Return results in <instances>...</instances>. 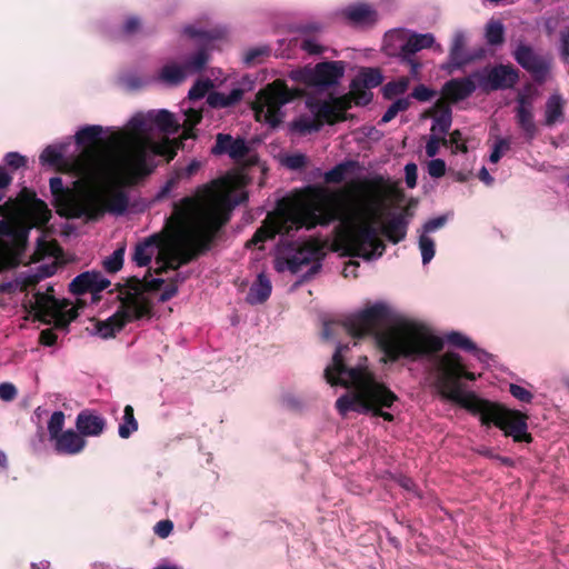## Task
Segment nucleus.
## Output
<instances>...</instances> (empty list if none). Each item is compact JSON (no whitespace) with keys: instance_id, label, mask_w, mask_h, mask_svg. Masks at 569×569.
Returning <instances> with one entry per match:
<instances>
[{"instance_id":"1","label":"nucleus","mask_w":569,"mask_h":569,"mask_svg":"<svg viewBox=\"0 0 569 569\" xmlns=\"http://www.w3.org/2000/svg\"><path fill=\"white\" fill-rule=\"evenodd\" d=\"M389 315L387 305L376 302L343 321H326L322 336L326 340L333 339L341 332L357 339L371 336L383 352L385 362H396L401 358L418 360L443 349V339L418 322L401 320L382 329Z\"/></svg>"},{"instance_id":"2","label":"nucleus","mask_w":569,"mask_h":569,"mask_svg":"<svg viewBox=\"0 0 569 569\" xmlns=\"http://www.w3.org/2000/svg\"><path fill=\"white\" fill-rule=\"evenodd\" d=\"M437 386L440 395L468 410L473 416H479L482 426H495L506 437H511L515 442H532L533 438L528 432V416L519 410L509 409L500 402L479 398L473 392H463L460 380L462 378L475 381L477 376L466 370L461 357L448 351L437 358Z\"/></svg>"},{"instance_id":"3","label":"nucleus","mask_w":569,"mask_h":569,"mask_svg":"<svg viewBox=\"0 0 569 569\" xmlns=\"http://www.w3.org/2000/svg\"><path fill=\"white\" fill-rule=\"evenodd\" d=\"M349 345H338L331 365L325 369V378L330 386H340L351 391L346 392L336 401V409L346 417L349 411L371 412L386 421H393L395 416L383 408H391L398 400L397 395L368 367L366 356L360 357L356 366L349 365L347 353Z\"/></svg>"},{"instance_id":"4","label":"nucleus","mask_w":569,"mask_h":569,"mask_svg":"<svg viewBox=\"0 0 569 569\" xmlns=\"http://www.w3.org/2000/svg\"><path fill=\"white\" fill-rule=\"evenodd\" d=\"M130 132L113 136L117 151L111 158L113 169L120 182L136 186L151 174L156 168L154 157L167 156L172 159L174 152L167 143L156 142L144 133L151 129L149 116H133L128 123Z\"/></svg>"},{"instance_id":"5","label":"nucleus","mask_w":569,"mask_h":569,"mask_svg":"<svg viewBox=\"0 0 569 569\" xmlns=\"http://www.w3.org/2000/svg\"><path fill=\"white\" fill-rule=\"evenodd\" d=\"M306 203L297 208H281L267 216L257 229L248 246L264 242L277 234L290 236L301 228L308 230L317 226H328L341 217L338 197L323 187H309Z\"/></svg>"},{"instance_id":"6","label":"nucleus","mask_w":569,"mask_h":569,"mask_svg":"<svg viewBox=\"0 0 569 569\" xmlns=\"http://www.w3.org/2000/svg\"><path fill=\"white\" fill-rule=\"evenodd\" d=\"M335 193L338 197L341 210V217L338 220L345 224L341 240L349 257H360L368 261L381 257L386 251V244L379 238V233L383 234L393 244L401 242L406 238L409 224L407 210L392 214L378 230L375 226L379 219L376 210H370L371 219L359 221L356 214L345 210L340 192Z\"/></svg>"},{"instance_id":"7","label":"nucleus","mask_w":569,"mask_h":569,"mask_svg":"<svg viewBox=\"0 0 569 569\" xmlns=\"http://www.w3.org/2000/svg\"><path fill=\"white\" fill-rule=\"evenodd\" d=\"M228 211L226 199H216L194 231H182L178 234L171 249L158 252L156 257L158 267L154 269V273L161 276L168 270H178L207 253L211 249L219 230L229 220Z\"/></svg>"},{"instance_id":"8","label":"nucleus","mask_w":569,"mask_h":569,"mask_svg":"<svg viewBox=\"0 0 569 569\" xmlns=\"http://www.w3.org/2000/svg\"><path fill=\"white\" fill-rule=\"evenodd\" d=\"M73 170L80 174L84 182L83 187V207H97L101 211L94 218H84L87 221L99 220L106 212L123 214L129 207V197L122 189H113L104 197L100 184L109 176H112L118 184H122L114 172L113 160L108 161L102 154H98L92 149L84 150L73 163Z\"/></svg>"},{"instance_id":"9","label":"nucleus","mask_w":569,"mask_h":569,"mask_svg":"<svg viewBox=\"0 0 569 569\" xmlns=\"http://www.w3.org/2000/svg\"><path fill=\"white\" fill-rule=\"evenodd\" d=\"M302 96L303 91L301 89H290L284 80H274L256 96L252 103L256 120L263 121L271 128H277L282 122V106Z\"/></svg>"},{"instance_id":"10","label":"nucleus","mask_w":569,"mask_h":569,"mask_svg":"<svg viewBox=\"0 0 569 569\" xmlns=\"http://www.w3.org/2000/svg\"><path fill=\"white\" fill-rule=\"evenodd\" d=\"M435 38L431 33H410L405 30H395L386 33L383 51L388 56L398 57L401 63L410 67V74L417 77L421 69V62L416 53L422 49L431 48Z\"/></svg>"},{"instance_id":"11","label":"nucleus","mask_w":569,"mask_h":569,"mask_svg":"<svg viewBox=\"0 0 569 569\" xmlns=\"http://www.w3.org/2000/svg\"><path fill=\"white\" fill-rule=\"evenodd\" d=\"M80 184H82L81 188L78 191H73L63 186L61 178L52 177L50 179V191L53 197L52 204L60 217L67 219L94 218L101 212L93 206L89 207L90 210L83 207L84 182L81 179L76 181L77 187Z\"/></svg>"},{"instance_id":"12","label":"nucleus","mask_w":569,"mask_h":569,"mask_svg":"<svg viewBox=\"0 0 569 569\" xmlns=\"http://www.w3.org/2000/svg\"><path fill=\"white\" fill-rule=\"evenodd\" d=\"M142 319H150L149 309L139 303L137 297L130 296L123 303L119 305L117 311L111 317L103 321H98L96 330L102 339H109L113 338L128 323Z\"/></svg>"},{"instance_id":"13","label":"nucleus","mask_w":569,"mask_h":569,"mask_svg":"<svg viewBox=\"0 0 569 569\" xmlns=\"http://www.w3.org/2000/svg\"><path fill=\"white\" fill-rule=\"evenodd\" d=\"M478 87L485 92L512 89L519 81V70L512 64L487 66L472 72Z\"/></svg>"},{"instance_id":"14","label":"nucleus","mask_w":569,"mask_h":569,"mask_svg":"<svg viewBox=\"0 0 569 569\" xmlns=\"http://www.w3.org/2000/svg\"><path fill=\"white\" fill-rule=\"evenodd\" d=\"M343 73L342 61H323L317 63L315 68H303L292 72V78L310 87L328 88L338 83Z\"/></svg>"},{"instance_id":"15","label":"nucleus","mask_w":569,"mask_h":569,"mask_svg":"<svg viewBox=\"0 0 569 569\" xmlns=\"http://www.w3.org/2000/svg\"><path fill=\"white\" fill-rule=\"evenodd\" d=\"M516 62L529 72L535 82L542 84L550 72V60L539 54L530 44L520 42L512 51Z\"/></svg>"},{"instance_id":"16","label":"nucleus","mask_w":569,"mask_h":569,"mask_svg":"<svg viewBox=\"0 0 569 569\" xmlns=\"http://www.w3.org/2000/svg\"><path fill=\"white\" fill-rule=\"evenodd\" d=\"M352 103L353 100L350 97V92L336 98L332 102L313 100L307 102L311 112L319 118H323L329 124L346 120L345 112L351 108Z\"/></svg>"},{"instance_id":"17","label":"nucleus","mask_w":569,"mask_h":569,"mask_svg":"<svg viewBox=\"0 0 569 569\" xmlns=\"http://www.w3.org/2000/svg\"><path fill=\"white\" fill-rule=\"evenodd\" d=\"M325 257V246L318 239H310L303 242L296 253L287 259L288 269L292 273H297L303 266L313 261H321Z\"/></svg>"},{"instance_id":"18","label":"nucleus","mask_w":569,"mask_h":569,"mask_svg":"<svg viewBox=\"0 0 569 569\" xmlns=\"http://www.w3.org/2000/svg\"><path fill=\"white\" fill-rule=\"evenodd\" d=\"M341 16L355 28H372L379 20L377 9L371 3L362 1L347 6Z\"/></svg>"},{"instance_id":"19","label":"nucleus","mask_w":569,"mask_h":569,"mask_svg":"<svg viewBox=\"0 0 569 569\" xmlns=\"http://www.w3.org/2000/svg\"><path fill=\"white\" fill-rule=\"evenodd\" d=\"M32 309L41 316L50 317L54 322V327L58 329L67 330L71 323L61 312L60 300L53 296L37 292L34 295Z\"/></svg>"},{"instance_id":"20","label":"nucleus","mask_w":569,"mask_h":569,"mask_svg":"<svg viewBox=\"0 0 569 569\" xmlns=\"http://www.w3.org/2000/svg\"><path fill=\"white\" fill-rule=\"evenodd\" d=\"M110 286V281L103 278L99 271H86L78 274L69 284V291L76 296L87 292L93 295L101 292Z\"/></svg>"},{"instance_id":"21","label":"nucleus","mask_w":569,"mask_h":569,"mask_svg":"<svg viewBox=\"0 0 569 569\" xmlns=\"http://www.w3.org/2000/svg\"><path fill=\"white\" fill-rule=\"evenodd\" d=\"M211 153L214 156L228 154L231 159L238 161L248 156L249 147L243 138L234 139L229 133H218Z\"/></svg>"},{"instance_id":"22","label":"nucleus","mask_w":569,"mask_h":569,"mask_svg":"<svg viewBox=\"0 0 569 569\" xmlns=\"http://www.w3.org/2000/svg\"><path fill=\"white\" fill-rule=\"evenodd\" d=\"M472 74L470 77L451 79L442 87V96L451 103H457L470 97L478 86Z\"/></svg>"},{"instance_id":"23","label":"nucleus","mask_w":569,"mask_h":569,"mask_svg":"<svg viewBox=\"0 0 569 569\" xmlns=\"http://www.w3.org/2000/svg\"><path fill=\"white\" fill-rule=\"evenodd\" d=\"M0 237H7L14 241V244H9L0 241V259L6 262L9 249L20 256V246L26 241V237L20 232L19 227L14 220L2 219L0 220Z\"/></svg>"},{"instance_id":"24","label":"nucleus","mask_w":569,"mask_h":569,"mask_svg":"<svg viewBox=\"0 0 569 569\" xmlns=\"http://www.w3.org/2000/svg\"><path fill=\"white\" fill-rule=\"evenodd\" d=\"M53 441L54 451L59 455L76 456L80 453L87 446V441L82 436L73 429L64 430L62 435Z\"/></svg>"},{"instance_id":"25","label":"nucleus","mask_w":569,"mask_h":569,"mask_svg":"<svg viewBox=\"0 0 569 569\" xmlns=\"http://www.w3.org/2000/svg\"><path fill=\"white\" fill-rule=\"evenodd\" d=\"M106 425L103 417L89 409L80 411L76 419V428L82 438L100 436L104 431Z\"/></svg>"},{"instance_id":"26","label":"nucleus","mask_w":569,"mask_h":569,"mask_svg":"<svg viewBox=\"0 0 569 569\" xmlns=\"http://www.w3.org/2000/svg\"><path fill=\"white\" fill-rule=\"evenodd\" d=\"M163 243L159 234H152L136 244L132 260L138 267H147L157 251H161Z\"/></svg>"},{"instance_id":"27","label":"nucleus","mask_w":569,"mask_h":569,"mask_svg":"<svg viewBox=\"0 0 569 569\" xmlns=\"http://www.w3.org/2000/svg\"><path fill=\"white\" fill-rule=\"evenodd\" d=\"M80 157V154L73 157L72 159H66L61 151L52 146H48L40 154V162L42 164H49L51 167H56L60 170L72 173L74 177L80 179V174L73 170V163Z\"/></svg>"},{"instance_id":"28","label":"nucleus","mask_w":569,"mask_h":569,"mask_svg":"<svg viewBox=\"0 0 569 569\" xmlns=\"http://www.w3.org/2000/svg\"><path fill=\"white\" fill-rule=\"evenodd\" d=\"M196 200L190 197H184L179 202L173 204V211L169 218V222L173 223L179 229L178 234H180L182 231H188L186 229V224L196 210Z\"/></svg>"},{"instance_id":"29","label":"nucleus","mask_w":569,"mask_h":569,"mask_svg":"<svg viewBox=\"0 0 569 569\" xmlns=\"http://www.w3.org/2000/svg\"><path fill=\"white\" fill-rule=\"evenodd\" d=\"M124 287L127 291L120 297V303H123L128 297L134 296L138 298L139 303L146 306L149 309L151 319L154 315L153 305L150 299L143 296V279H140L136 276L129 277L126 280Z\"/></svg>"},{"instance_id":"30","label":"nucleus","mask_w":569,"mask_h":569,"mask_svg":"<svg viewBox=\"0 0 569 569\" xmlns=\"http://www.w3.org/2000/svg\"><path fill=\"white\" fill-rule=\"evenodd\" d=\"M272 286L269 278L259 273L257 280L251 284L247 296V301L251 305L266 302L271 295Z\"/></svg>"},{"instance_id":"31","label":"nucleus","mask_w":569,"mask_h":569,"mask_svg":"<svg viewBox=\"0 0 569 569\" xmlns=\"http://www.w3.org/2000/svg\"><path fill=\"white\" fill-rule=\"evenodd\" d=\"M244 91L241 88H234L229 93L212 91L207 97V102L211 108L222 109L237 104L243 98Z\"/></svg>"},{"instance_id":"32","label":"nucleus","mask_w":569,"mask_h":569,"mask_svg":"<svg viewBox=\"0 0 569 569\" xmlns=\"http://www.w3.org/2000/svg\"><path fill=\"white\" fill-rule=\"evenodd\" d=\"M565 101L558 93L551 94L546 102L545 110V124L552 127L557 122L563 121L565 118Z\"/></svg>"},{"instance_id":"33","label":"nucleus","mask_w":569,"mask_h":569,"mask_svg":"<svg viewBox=\"0 0 569 569\" xmlns=\"http://www.w3.org/2000/svg\"><path fill=\"white\" fill-rule=\"evenodd\" d=\"M359 169L360 166L358 161L346 160L335 166L331 170L325 172L323 179L326 183L339 184L346 179L348 174L353 173Z\"/></svg>"},{"instance_id":"34","label":"nucleus","mask_w":569,"mask_h":569,"mask_svg":"<svg viewBox=\"0 0 569 569\" xmlns=\"http://www.w3.org/2000/svg\"><path fill=\"white\" fill-rule=\"evenodd\" d=\"M466 37L462 31H456L452 38L450 47V60L451 62L461 68L471 61V57L465 51Z\"/></svg>"},{"instance_id":"35","label":"nucleus","mask_w":569,"mask_h":569,"mask_svg":"<svg viewBox=\"0 0 569 569\" xmlns=\"http://www.w3.org/2000/svg\"><path fill=\"white\" fill-rule=\"evenodd\" d=\"M103 129L101 126H86L77 131L74 139L78 146L83 147V150L79 153L81 154L87 149L94 150L98 154H100L91 144L96 143L99 139Z\"/></svg>"},{"instance_id":"36","label":"nucleus","mask_w":569,"mask_h":569,"mask_svg":"<svg viewBox=\"0 0 569 569\" xmlns=\"http://www.w3.org/2000/svg\"><path fill=\"white\" fill-rule=\"evenodd\" d=\"M515 111L517 123L523 131L526 139L528 141L533 140L538 133V128L533 120L532 110H527L522 107H516Z\"/></svg>"},{"instance_id":"37","label":"nucleus","mask_w":569,"mask_h":569,"mask_svg":"<svg viewBox=\"0 0 569 569\" xmlns=\"http://www.w3.org/2000/svg\"><path fill=\"white\" fill-rule=\"evenodd\" d=\"M149 120L150 123H153L161 131L167 133H176L180 127L173 114L168 110H159L156 113H149Z\"/></svg>"},{"instance_id":"38","label":"nucleus","mask_w":569,"mask_h":569,"mask_svg":"<svg viewBox=\"0 0 569 569\" xmlns=\"http://www.w3.org/2000/svg\"><path fill=\"white\" fill-rule=\"evenodd\" d=\"M323 118H319L315 114V118L300 117L291 123V129L299 132L300 134H307L317 132L322 127Z\"/></svg>"},{"instance_id":"39","label":"nucleus","mask_w":569,"mask_h":569,"mask_svg":"<svg viewBox=\"0 0 569 569\" xmlns=\"http://www.w3.org/2000/svg\"><path fill=\"white\" fill-rule=\"evenodd\" d=\"M363 83L353 79L350 84V97L356 106H367L371 102L373 94Z\"/></svg>"},{"instance_id":"40","label":"nucleus","mask_w":569,"mask_h":569,"mask_svg":"<svg viewBox=\"0 0 569 569\" xmlns=\"http://www.w3.org/2000/svg\"><path fill=\"white\" fill-rule=\"evenodd\" d=\"M122 423L119 425V436L128 439L134 431L138 430V421L134 418L133 407L127 405L123 409Z\"/></svg>"},{"instance_id":"41","label":"nucleus","mask_w":569,"mask_h":569,"mask_svg":"<svg viewBox=\"0 0 569 569\" xmlns=\"http://www.w3.org/2000/svg\"><path fill=\"white\" fill-rule=\"evenodd\" d=\"M409 78L401 77L398 80L389 81L382 87V96L387 100H391L397 96L403 94L409 88Z\"/></svg>"},{"instance_id":"42","label":"nucleus","mask_w":569,"mask_h":569,"mask_svg":"<svg viewBox=\"0 0 569 569\" xmlns=\"http://www.w3.org/2000/svg\"><path fill=\"white\" fill-rule=\"evenodd\" d=\"M449 345L460 348L466 351L480 353L482 352L477 348L475 342L459 331H451L446 336Z\"/></svg>"},{"instance_id":"43","label":"nucleus","mask_w":569,"mask_h":569,"mask_svg":"<svg viewBox=\"0 0 569 569\" xmlns=\"http://www.w3.org/2000/svg\"><path fill=\"white\" fill-rule=\"evenodd\" d=\"M186 78L183 68L177 64H166L160 72V79L170 84H179Z\"/></svg>"},{"instance_id":"44","label":"nucleus","mask_w":569,"mask_h":569,"mask_svg":"<svg viewBox=\"0 0 569 569\" xmlns=\"http://www.w3.org/2000/svg\"><path fill=\"white\" fill-rule=\"evenodd\" d=\"M356 79L371 89L382 83L383 76L378 68H363Z\"/></svg>"},{"instance_id":"45","label":"nucleus","mask_w":569,"mask_h":569,"mask_svg":"<svg viewBox=\"0 0 569 569\" xmlns=\"http://www.w3.org/2000/svg\"><path fill=\"white\" fill-rule=\"evenodd\" d=\"M410 104H411L410 97L397 99L395 102H392L389 106V108L387 109V111L385 112L382 118L380 119L379 123L385 124V123L390 122L392 119H395L397 117V114L399 112L408 110Z\"/></svg>"},{"instance_id":"46","label":"nucleus","mask_w":569,"mask_h":569,"mask_svg":"<svg viewBox=\"0 0 569 569\" xmlns=\"http://www.w3.org/2000/svg\"><path fill=\"white\" fill-rule=\"evenodd\" d=\"M486 40L490 46H499L505 41V29L501 22L490 21L486 27Z\"/></svg>"},{"instance_id":"47","label":"nucleus","mask_w":569,"mask_h":569,"mask_svg":"<svg viewBox=\"0 0 569 569\" xmlns=\"http://www.w3.org/2000/svg\"><path fill=\"white\" fill-rule=\"evenodd\" d=\"M64 413L62 411H54L48 421V431L51 440L63 433Z\"/></svg>"},{"instance_id":"48","label":"nucleus","mask_w":569,"mask_h":569,"mask_svg":"<svg viewBox=\"0 0 569 569\" xmlns=\"http://www.w3.org/2000/svg\"><path fill=\"white\" fill-rule=\"evenodd\" d=\"M435 248H436V244H435V241L432 238H430L429 236H427L425 233H422L419 237V249L421 251L423 264H427L432 260V258L435 257V253H436Z\"/></svg>"},{"instance_id":"49","label":"nucleus","mask_w":569,"mask_h":569,"mask_svg":"<svg viewBox=\"0 0 569 569\" xmlns=\"http://www.w3.org/2000/svg\"><path fill=\"white\" fill-rule=\"evenodd\" d=\"M209 61V53L206 48L198 50L192 57L186 62V69L191 71H201L204 69Z\"/></svg>"},{"instance_id":"50","label":"nucleus","mask_w":569,"mask_h":569,"mask_svg":"<svg viewBox=\"0 0 569 569\" xmlns=\"http://www.w3.org/2000/svg\"><path fill=\"white\" fill-rule=\"evenodd\" d=\"M124 247L118 248L103 261V268L110 273L118 272L123 266Z\"/></svg>"},{"instance_id":"51","label":"nucleus","mask_w":569,"mask_h":569,"mask_svg":"<svg viewBox=\"0 0 569 569\" xmlns=\"http://www.w3.org/2000/svg\"><path fill=\"white\" fill-rule=\"evenodd\" d=\"M270 53V48L267 46L251 48L247 50L243 57V61L248 66H252L262 61L264 57Z\"/></svg>"},{"instance_id":"52","label":"nucleus","mask_w":569,"mask_h":569,"mask_svg":"<svg viewBox=\"0 0 569 569\" xmlns=\"http://www.w3.org/2000/svg\"><path fill=\"white\" fill-rule=\"evenodd\" d=\"M452 124V114H438L431 126V133H441L443 137L447 134Z\"/></svg>"},{"instance_id":"53","label":"nucleus","mask_w":569,"mask_h":569,"mask_svg":"<svg viewBox=\"0 0 569 569\" xmlns=\"http://www.w3.org/2000/svg\"><path fill=\"white\" fill-rule=\"evenodd\" d=\"M212 88V82L207 80H198L189 90L188 97L190 100H199L203 98Z\"/></svg>"},{"instance_id":"54","label":"nucleus","mask_w":569,"mask_h":569,"mask_svg":"<svg viewBox=\"0 0 569 569\" xmlns=\"http://www.w3.org/2000/svg\"><path fill=\"white\" fill-rule=\"evenodd\" d=\"M440 146H445V147L448 146L447 138L443 137V136H438V134L431 133L430 137H429V140H428V142L426 144V154L429 158L436 157L438 154V152H439V147Z\"/></svg>"},{"instance_id":"55","label":"nucleus","mask_w":569,"mask_h":569,"mask_svg":"<svg viewBox=\"0 0 569 569\" xmlns=\"http://www.w3.org/2000/svg\"><path fill=\"white\" fill-rule=\"evenodd\" d=\"M33 211L38 223L44 226L49 222L51 211L44 201L36 199L33 202Z\"/></svg>"},{"instance_id":"56","label":"nucleus","mask_w":569,"mask_h":569,"mask_svg":"<svg viewBox=\"0 0 569 569\" xmlns=\"http://www.w3.org/2000/svg\"><path fill=\"white\" fill-rule=\"evenodd\" d=\"M182 179V173L174 171V173L167 180L164 186L158 191L156 199L162 200L167 198L172 189H174L179 181Z\"/></svg>"},{"instance_id":"57","label":"nucleus","mask_w":569,"mask_h":569,"mask_svg":"<svg viewBox=\"0 0 569 569\" xmlns=\"http://www.w3.org/2000/svg\"><path fill=\"white\" fill-rule=\"evenodd\" d=\"M510 149V141L506 138H499L495 142L493 150L490 154L489 160L493 163H497L505 151H508Z\"/></svg>"},{"instance_id":"58","label":"nucleus","mask_w":569,"mask_h":569,"mask_svg":"<svg viewBox=\"0 0 569 569\" xmlns=\"http://www.w3.org/2000/svg\"><path fill=\"white\" fill-rule=\"evenodd\" d=\"M50 277V272H36L28 274L21 280V291L36 287L42 279Z\"/></svg>"},{"instance_id":"59","label":"nucleus","mask_w":569,"mask_h":569,"mask_svg":"<svg viewBox=\"0 0 569 569\" xmlns=\"http://www.w3.org/2000/svg\"><path fill=\"white\" fill-rule=\"evenodd\" d=\"M509 392L512 397L525 403H530L533 399V395L528 389L516 383L509 386Z\"/></svg>"},{"instance_id":"60","label":"nucleus","mask_w":569,"mask_h":569,"mask_svg":"<svg viewBox=\"0 0 569 569\" xmlns=\"http://www.w3.org/2000/svg\"><path fill=\"white\" fill-rule=\"evenodd\" d=\"M307 161L308 159L305 154L295 153L286 158L284 164L291 170H300L307 166Z\"/></svg>"},{"instance_id":"61","label":"nucleus","mask_w":569,"mask_h":569,"mask_svg":"<svg viewBox=\"0 0 569 569\" xmlns=\"http://www.w3.org/2000/svg\"><path fill=\"white\" fill-rule=\"evenodd\" d=\"M428 173L432 178H441L446 173V162L442 159H432L428 163Z\"/></svg>"},{"instance_id":"62","label":"nucleus","mask_w":569,"mask_h":569,"mask_svg":"<svg viewBox=\"0 0 569 569\" xmlns=\"http://www.w3.org/2000/svg\"><path fill=\"white\" fill-rule=\"evenodd\" d=\"M4 161L10 168L14 170L27 164V158L18 152H8L4 157Z\"/></svg>"},{"instance_id":"63","label":"nucleus","mask_w":569,"mask_h":569,"mask_svg":"<svg viewBox=\"0 0 569 569\" xmlns=\"http://www.w3.org/2000/svg\"><path fill=\"white\" fill-rule=\"evenodd\" d=\"M435 96V91L426 87L425 84L417 86L411 94L410 98H415L418 101H428Z\"/></svg>"},{"instance_id":"64","label":"nucleus","mask_w":569,"mask_h":569,"mask_svg":"<svg viewBox=\"0 0 569 569\" xmlns=\"http://www.w3.org/2000/svg\"><path fill=\"white\" fill-rule=\"evenodd\" d=\"M560 53L563 61H569V29L560 32Z\"/></svg>"}]
</instances>
